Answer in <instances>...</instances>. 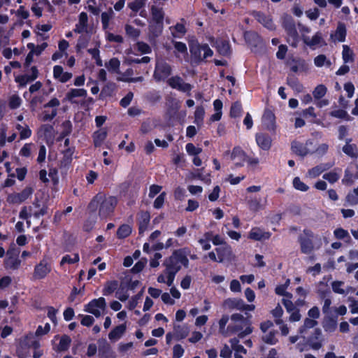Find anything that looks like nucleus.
I'll list each match as a JSON object with an SVG mask.
<instances>
[{"label": "nucleus", "mask_w": 358, "mask_h": 358, "mask_svg": "<svg viewBox=\"0 0 358 358\" xmlns=\"http://www.w3.org/2000/svg\"><path fill=\"white\" fill-rule=\"evenodd\" d=\"M117 203L115 197L98 193L88 204L87 210L90 213H94L99 208V215L103 219L113 213Z\"/></svg>", "instance_id": "obj_1"}, {"label": "nucleus", "mask_w": 358, "mask_h": 358, "mask_svg": "<svg viewBox=\"0 0 358 358\" xmlns=\"http://www.w3.org/2000/svg\"><path fill=\"white\" fill-rule=\"evenodd\" d=\"M189 48L192 61L196 64L206 58L212 57L213 54L208 44H200L197 40L193 38L189 41Z\"/></svg>", "instance_id": "obj_2"}, {"label": "nucleus", "mask_w": 358, "mask_h": 358, "mask_svg": "<svg viewBox=\"0 0 358 358\" xmlns=\"http://www.w3.org/2000/svg\"><path fill=\"white\" fill-rule=\"evenodd\" d=\"M188 264L189 260L182 250L175 251L173 255L164 262L166 271H173L176 273L180 271L181 264L185 267H187Z\"/></svg>", "instance_id": "obj_3"}, {"label": "nucleus", "mask_w": 358, "mask_h": 358, "mask_svg": "<svg viewBox=\"0 0 358 358\" xmlns=\"http://www.w3.org/2000/svg\"><path fill=\"white\" fill-rule=\"evenodd\" d=\"M282 27L289 37L292 38V45L296 47L298 42L299 34L296 29V24L292 16L285 15L282 17Z\"/></svg>", "instance_id": "obj_4"}, {"label": "nucleus", "mask_w": 358, "mask_h": 358, "mask_svg": "<svg viewBox=\"0 0 358 358\" xmlns=\"http://www.w3.org/2000/svg\"><path fill=\"white\" fill-rule=\"evenodd\" d=\"M313 232L310 229H304L303 234L299 236V242L301 246V250L304 254H310L314 249L313 238Z\"/></svg>", "instance_id": "obj_5"}, {"label": "nucleus", "mask_w": 358, "mask_h": 358, "mask_svg": "<svg viewBox=\"0 0 358 358\" xmlns=\"http://www.w3.org/2000/svg\"><path fill=\"white\" fill-rule=\"evenodd\" d=\"M250 317L251 315H250L247 317H244L239 313H234L231 315V321L234 322H241L244 326H245L244 331L238 334V338H243L245 336L252 332L253 328L251 327V321L250 320Z\"/></svg>", "instance_id": "obj_6"}, {"label": "nucleus", "mask_w": 358, "mask_h": 358, "mask_svg": "<svg viewBox=\"0 0 358 358\" xmlns=\"http://www.w3.org/2000/svg\"><path fill=\"white\" fill-rule=\"evenodd\" d=\"M171 73V66L164 60H158L156 63L154 72V78L157 81H160L166 78Z\"/></svg>", "instance_id": "obj_7"}, {"label": "nucleus", "mask_w": 358, "mask_h": 358, "mask_svg": "<svg viewBox=\"0 0 358 358\" xmlns=\"http://www.w3.org/2000/svg\"><path fill=\"white\" fill-rule=\"evenodd\" d=\"M106 307L105 299L100 297L98 299H93L85 307V310L93 314L98 317L101 315V310H104Z\"/></svg>", "instance_id": "obj_8"}, {"label": "nucleus", "mask_w": 358, "mask_h": 358, "mask_svg": "<svg viewBox=\"0 0 358 358\" xmlns=\"http://www.w3.org/2000/svg\"><path fill=\"white\" fill-rule=\"evenodd\" d=\"M168 84L171 87L182 92L189 93L192 89V86L190 84L185 83L182 78L178 76L169 78L168 80Z\"/></svg>", "instance_id": "obj_9"}, {"label": "nucleus", "mask_w": 358, "mask_h": 358, "mask_svg": "<svg viewBox=\"0 0 358 358\" xmlns=\"http://www.w3.org/2000/svg\"><path fill=\"white\" fill-rule=\"evenodd\" d=\"M262 122L266 129L275 133L276 129L275 117L274 113L271 110L266 109L264 110L262 117Z\"/></svg>", "instance_id": "obj_10"}, {"label": "nucleus", "mask_w": 358, "mask_h": 358, "mask_svg": "<svg viewBox=\"0 0 358 358\" xmlns=\"http://www.w3.org/2000/svg\"><path fill=\"white\" fill-rule=\"evenodd\" d=\"M31 194L32 189L26 187L20 193L9 194L7 201L10 203H20L27 199Z\"/></svg>", "instance_id": "obj_11"}, {"label": "nucleus", "mask_w": 358, "mask_h": 358, "mask_svg": "<svg viewBox=\"0 0 358 358\" xmlns=\"http://www.w3.org/2000/svg\"><path fill=\"white\" fill-rule=\"evenodd\" d=\"M290 70L294 73L307 71L308 70V64L304 59L298 58L292 59L287 62Z\"/></svg>", "instance_id": "obj_12"}, {"label": "nucleus", "mask_w": 358, "mask_h": 358, "mask_svg": "<svg viewBox=\"0 0 358 358\" xmlns=\"http://www.w3.org/2000/svg\"><path fill=\"white\" fill-rule=\"evenodd\" d=\"M258 146L264 150H268L272 145V139L269 135L264 133H257L255 136Z\"/></svg>", "instance_id": "obj_13"}, {"label": "nucleus", "mask_w": 358, "mask_h": 358, "mask_svg": "<svg viewBox=\"0 0 358 358\" xmlns=\"http://www.w3.org/2000/svg\"><path fill=\"white\" fill-rule=\"evenodd\" d=\"M86 96L87 91L85 89H71L66 94L65 99L72 103H78L77 98Z\"/></svg>", "instance_id": "obj_14"}, {"label": "nucleus", "mask_w": 358, "mask_h": 358, "mask_svg": "<svg viewBox=\"0 0 358 358\" xmlns=\"http://www.w3.org/2000/svg\"><path fill=\"white\" fill-rule=\"evenodd\" d=\"M322 327L327 332H334L337 328V316L324 317L322 322Z\"/></svg>", "instance_id": "obj_15"}, {"label": "nucleus", "mask_w": 358, "mask_h": 358, "mask_svg": "<svg viewBox=\"0 0 358 358\" xmlns=\"http://www.w3.org/2000/svg\"><path fill=\"white\" fill-rule=\"evenodd\" d=\"M50 271V268L48 264L41 262L35 267L34 277L38 279L43 278Z\"/></svg>", "instance_id": "obj_16"}, {"label": "nucleus", "mask_w": 358, "mask_h": 358, "mask_svg": "<svg viewBox=\"0 0 358 358\" xmlns=\"http://www.w3.org/2000/svg\"><path fill=\"white\" fill-rule=\"evenodd\" d=\"M87 21L88 17L87 15L85 12H82L79 15V22L78 24L76 25V28L74 29V31L76 33L81 34L83 31H87Z\"/></svg>", "instance_id": "obj_17"}, {"label": "nucleus", "mask_w": 358, "mask_h": 358, "mask_svg": "<svg viewBox=\"0 0 358 358\" xmlns=\"http://www.w3.org/2000/svg\"><path fill=\"white\" fill-rule=\"evenodd\" d=\"M218 254L219 262H222L224 259H229L232 255L231 248L227 245H222L216 248Z\"/></svg>", "instance_id": "obj_18"}, {"label": "nucleus", "mask_w": 358, "mask_h": 358, "mask_svg": "<svg viewBox=\"0 0 358 358\" xmlns=\"http://www.w3.org/2000/svg\"><path fill=\"white\" fill-rule=\"evenodd\" d=\"M150 220V213L148 211H143L140 214L138 221L139 234H143L147 229Z\"/></svg>", "instance_id": "obj_19"}, {"label": "nucleus", "mask_w": 358, "mask_h": 358, "mask_svg": "<svg viewBox=\"0 0 358 358\" xmlns=\"http://www.w3.org/2000/svg\"><path fill=\"white\" fill-rule=\"evenodd\" d=\"M253 15L256 20L266 28L269 29H273L274 28V25L271 19L266 16L264 13L260 12H255Z\"/></svg>", "instance_id": "obj_20"}, {"label": "nucleus", "mask_w": 358, "mask_h": 358, "mask_svg": "<svg viewBox=\"0 0 358 358\" xmlns=\"http://www.w3.org/2000/svg\"><path fill=\"white\" fill-rule=\"evenodd\" d=\"M245 41L252 46H257L261 42V38L257 33L255 31H245L244 33Z\"/></svg>", "instance_id": "obj_21"}, {"label": "nucleus", "mask_w": 358, "mask_h": 358, "mask_svg": "<svg viewBox=\"0 0 358 358\" xmlns=\"http://www.w3.org/2000/svg\"><path fill=\"white\" fill-rule=\"evenodd\" d=\"M291 149L294 153L302 157L306 156L308 153V148L301 143L296 141L292 143Z\"/></svg>", "instance_id": "obj_22"}, {"label": "nucleus", "mask_w": 358, "mask_h": 358, "mask_svg": "<svg viewBox=\"0 0 358 358\" xmlns=\"http://www.w3.org/2000/svg\"><path fill=\"white\" fill-rule=\"evenodd\" d=\"M224 306L229 309H237L242 310L243 300L241 299H227L224 301Z\"/></svg>", "instance_id": "obj_23"}, {"label": "nucleus", "mask_w": 358, "mask_h": 358, "mask_svg": "<svg viewBox=\"0 0 358 358\" xmlns=\"http://www.w3.org/2000/svg\"><path fill=\"white\" fill-rule=\"evenodd\" d=\"M151 14L152 20L155 23H163L164 18V12L162 8L152 6L151 8Z\"/></svg>", "instance_id": "obj_24"}, {"label": "nucleus", "mask_w": 358, "mask_h": 358, "mask_svg": "<svg viewBox=\"0 0 358 358\" xmlns=\"http://www.w3.org/2000/svg\"><path fill=\"white\" fill-rule=\"evenodd\" d=\"M126 324H122L114 328L108 334V338L111 341L119 339L125 332Z\"/></svg>", "instance_id": "obj_25"}, {"label": "nucleus", "mask_w": 358, "mask_h": 358, "mask_svg": "<svg viewBox=\"0 0 358 358\" xmlns=\"http://www.w3.org/2000/svg\"><path fill=\"white\" fill-rule=\"evenodd\" d=\"M249 238L255 241H261L269 238V234L262 231L259 228H253L248 236Z\"/></svg>", "instance_id": "obj_26"}, {"label": "nucleus", "mask_w": 358, "mask_h": 358, "mask_svg": "<svg viewBox=\"0 0 358 358\" xmlns=\"http://www.w3.org/2000/svg\"><path fill=\"white\" fill-rule=\"evenodd\" d=\"M331 167V165L329 164H320L319 166H315L313 169L308 171V176L311 178H315L321 174L324 171L329 169Z\"/></svg>", "instance_id": "obj_27"}, {"label": "nucleus", "mask_w": 358, "mask_h": 358, "mask_svg": "<svg viewBox=\"0 0 358 358\" xmlns=\"http://www.w3.org/2000/svg\"><path fill=\"white\" fill-rule=\"evenodd\" d=\"M350 141V140L347 141L346 145L343 148V151L351 157H357L358 152L357 145L355 144H349Z\"/></svg>", "instance_id": "obj_28"}, {"label": "nucleus", "mask_w": 358, "mask_h": 358, "mask_svg": "<svg viewBox=\"0 0 358 358\" xmlns=\"http://www.w3.org/2000/svg\"><path fill=\"white\" fill-rule=\"evenodd\" d=\"M107 136V132L104 130L96 131L94 134V144L96 147L100 146L105 141Z\"/></svg>", "instance_id": "obj_29"}, {"label": "nucleus", "mask_w": 358, "mask_h": 358, "mask_svg": "<svg viewBox=\"0 0 358 358\" xmlns=\"http://www.w3.org/2000/svg\"><path fill=\"white\" fill-rule=\"evenodd\" d=\"M174 331L178 339L185 338L189 333L188 328L186 326H181L180 324L174 325Z\"/></svg>", "instance_id": "obj_30"}, {"label": "nucleus", "mask_w": 358, "mask_h": 358, "mask_svg": "<svg viewBox=\"0 0 358 358\" xmlns=\"http://www.w3.org/2000/svg\"><path fill=\"white\" fill-rule=\"evenodd\" d=\"M303 41L304 43L310 47L319 45L322 41V34L317 32L311 39L309 37H304Z\"/></svg>", "instance_id": "obj_31"}, {"label": "nucleus", "mask_w": 358, "mask_h": 358, "mask_svg": "<svg viewBox=\"0 0 358 358\" xmlns=\"http://www.w3.org/2000/svg\"><path fill=\"white\" fill-rule=\"evenodd\" d=\"M217 51L222 55L227 56L230 54V45L227 41H220L217 43Z\"/></svg>", "instance_id": "obj_32"}, {"label": "nucleus", "mask_w": 358, "mask_h": 358, "mask_svg": "<svg viewBox=\"0 0 358 358\" xmlns=\"http://www.w3.org/2000/svg\"><path fill=\"white\" fill-rule=\"evenodd\" d=\"M73 154V149L67 148L66 150L64 151V156L62 159L60 161L61 166H68L72 160V155Z\"/></svg>", "instance_id": "obj_33"}, {"label": "nucleus", "mask_w": 358, "mask_h": 358, "mask_svg": "<svg viewBox=\"0 0 358 358\" xmlns=\"http://www.w3.org/2000/svg\"><path fill=\"white\" fill-rule=\"evenodd\" d=\"M120 61L118 60L117 58L115 57L110 59L108 62H106L105 64V66L108 69L109 71H113L117 73H120Z\"/></svg>", "instance_id": "obj_34"}, {"label": "nucleus", "mask_w": 358, "mask_h": 358, "mask_svg": "<svg viewBox=\"0 0 358 358\" xmlns=\"http://www.w3.org/2000/svg\"><path fill=\"white\" fill-rule=\"evenodd\" d=\"M71 340L69 336L64 335L61 337L59 345H57L58 351H66L69 349Z\"/></svg>", "instance_id": "obj_35"}, {"label": "nucleus", "mask_w": 358, "mask_h": 358, "mask_svg": "<svg viewBox=\"0 0 358 358\" xmlns=\"http://www.w3.org/2000/svg\"><path fill=\"white\" fill-rule=\"evenodd\" d=\"M131 233V228L128 224L121 225L117 231V236L119 238H124L130 235Z\"/></svg>", "instance_id": "obj_36"}, {"label": "nucleus", "mask_w": 358, "mask_h": 358, "mask_svg": "<svg viewBox=\"0 0 358 358\" xmlns=\"http://www.w3.org/2000/svg\"><path fill=\"white\" fill-rule=\"evenodd\" d=\"M317 324V322L313 319L306 318L303 324L299 328V332L303 334L308 329L313 328Z\"/></svg>", "instance_id": "obj_37"}, {"label": "nucleus", "mask_w": 358, "mask_h": 358, "mask_svg": "<svg viewBox=\"0 0 358 358\" xmlns=\"http://www.w3.org/2000/svg\"><path fill=\"white\" fill-rule=\"evenodd\" d=\"M5 265L7 268L15 270L20 265V260L18 257H8L5 261Z\"/></svg>", "instance_id": "obj_38"}, {"label": "nucleus", "mask_w": 358, "mask_h": 358, "mask_svg": "<svg viewBox=\"0 0 358 358\" xmlns=\"http://www.w3.org/2000/svg\"><path fill=\"white\" fill-rule=\"evenodd\" d=\"M334 36L339 41L342 42L345 41L346 36V29L344 24H338Z\"/></svg>", "instance_id": "obj_39"}, {"label": "nucleus", "mask_w": 358, "mask_h": 358, "mask_svg": "<svg viewBox=\"0 0 358 358\" xmlns=\"http://www.w3.org/2000/svg\"><path fill=\"white\" fill-rule=\"evenodd\" d=\"M287 84L298 92H302L303 88V85L295 78L288 77L287 79Z\"/></svg>", "instance_id": "obj_40"}, {"label": "nucleus", "mask_w": 358, "mask_h": 358, "mask_svg": "<svg viewBox=\"0 0 358 358\" xmlns=\"http://www.w3.org/2000/svg\"><path fill=\"white\" fill-rule=\"evenodd\" d=\"M117 286L118 282L116 280L107 282L103 290V295L107 296L112 294L117 288Z\"/></svg>", "instance_id": "obj_41"}, {"label": "nucleus", "mask_w": 358, "mask_h": 358, "mask_svg": "<svg viewBox=\"0 0 358 358\" xmlns=\"http://www.w3.org/2000/svg\"><path fill=\"white\" fill-rule=\"evenodd\" d=\"M353 52L352 50L346 45L343 46V59L345 63H348L349 62H353Z\"/></svg>", "instance_id": "obj_42"}, {"label": "nucleus", "mask_w": 358, "mask_h": 358, "mask_svg": "<svg viewBox=\"0 0 358 358\" xmlns=\"http://www.w3.org/2000/svg\"><path fill=\"white\" fill-rule=\"evenodd\" d=\"M99 354L102 356L108 355L110 352V346L105 339L99 341Z\"/></svg>", "instance_id": "obj_43"}, {"label": "nucleus", "mask_w": 358, "mask_h": 358, "mask_svg": "<svg viewBox=\"0 0 358 358\" xmlns=\"http://www.w3.org/2000/svg\"><path fill=\"white\" fill-rule=\"evenodd\" d=\"M230 343L232 349L236 352H241L243 354H246L247 350L244 348V347L239 344V340L237 338H234L230 340Z\"/></svg>", "instance_id": "obj_44"}, {"label": "nucleus", "mask_w": 358, "mask_h": 358, "mask_svg": "<svg viewBox=\"0 0 358 358\" xmlns=\"http://www.w3.org/2000/svg\"><path fill=\"white\" fill-rule=\"evenodd\" d=\"M276 331H271L268 334L262 336V341L270 345H274L278 342V339L275 338Z\"/></svg>", "instance_id": "obj_45"}, {"label": "nucleus", "mask_w": 358, "mask_h": 358, "mask_svg": "<svg viewBox=\"0 0 358 358\" xmlns=\"http://www.w3.org/2000/svg\"><path fill=\"white\" fill-rule=\"evenodd\" d=\"M314 64L317 67H322L324 64H326L327 66H330L331 65V62L327 59V57L324 55H320L317 56L314 59Z\"/></svg>", "instance_id": "obj_46"}, {"label": "nucleus", "mask_w": 358, "mask_h": 358, "mask_svg": "<svg viewBox=\"0 0 358 358\" xmlns=\"http://www.w3.org/2000/svg\"><path fill=\"white\" fill-rule=\"evenodd\" d=\"M327 87L323 85H317L313 92V97L315 99H320L323 97L327 92Z\"/></svg>", "instance_id": "obj_47"}, {"label": "nucleus", "mask_w": 358, "mask_h": 358, "mask_svg": "<svg viewBox=\"0 0 358 358\" xmlns=\"http://www.w3.org/2000/svg\"><path fill=\"white\" fill-rule=\"evenodd\" d=\"M62 131L60 134V138L69 136L72 131V124L69 120H66L62 124Z\"/></svg>", "instance_id": "obj_48"}, {"label": "nucleus", "mask_w": 358, "mask_h": 358, "mask_svg": "<svg viewBox=\"0 0 358 358\" xmlns=\"http://www.w3.org/2000/svg\"><path fill=\"white\" fill-rule=\"evenodd\" d=\"M244 327L245 328V326H244L241 322H235V324H231L227 327V331L232 334L238 333V334L240 332L244 331Z\"/></svg>", "instance_id": "obj_49"}, {"label": "nucleus", "mask_w": 358, "mask_h": 358, "mask_svg": "<svg viewBox=\"0 0 358 358\" xmlns=\"http://www.w3.org/2000/svg\"><path fill=\"white\" fill-rule=\"evenodd\" d=\"M231 157L232 159H235L236 157H239L242 162L245 161L247 159L246 155L239 147H236L233 149Z\"/></svg>", "instance_id": "obj_50"}, {"label": "nucleus", "mask_w": 358, "mask_h": 358, "mask_svg": "<svg viewBox=\"0 0 358 358\" xmlns=\"http://www.w3.org/2000/svg\"><path fill=\"white\" fill-rule=\"evenodd\" d=\"M242 110L241 104L236 101L231 107L230 115L232 117H237L241 115Z\"/></svg>", "instance_id": "obj_51"}, {"label": "nucleus", "mask_w": 358, "mask_h": 358, "mask_svg": "<svg viewBox=\"0 0 358 358\" xmlns=\"http://www.w3.org/2000/svg\"><path fill=\"white\" fill-rule=\"evenodd\" d=\"M146 0H135L129 3V7L134 12L138 11L145 5Z\"/></svg>", "instance_id": "obj_52"}, {"label": "nucleus", "mask_w": 358, "mask_h": 358, "mask_svg": "<svg viewBox=\"0 0 358 358\" xmlns=\"http://www.w3.org/2000/svg\"><path fill=\"white\" fill-rule=\"evenodd\" d=\"M113 12L111 8H110V10L108 12H103L101 14V22L103 24V28L104 29H107L108 27V23L110 21V19L112 17Z\"/></svg>", "instance_id": "obj_53"}, {"label": "nucleus", "mask_w": 358, "mask_h": 358, "mask_svg": "<svg viewBox=\"0 0 358 358\" xmlns=\"http://www.w3.org/2000/svg\"><path fill=\"white\" fill-rule=\"evenodd\" d=\"M293 185L295 189L306 192L308 189V186L303 183L299 177H296L293 180Z\"/></svg>", "instance_id": "obj_54"}, {"label": "nucleus", "mask_w": 358, "mask_h": 358, "mask_svg": "<svg viewBox=\"0 0 358 358\" xmlns=\"http://www.w3.org/2000/svg\"><path fill=\"white\" fill-rule=\"evenodd\" d=\"M229 320V316L227 315H222V318L219 321V327H220V332L224 335L225 336H228L227 330H225V326Z\"/></svg>", "instance_id": "obj_55"}, {"label": "nucleus", "mask_w": 358, "mask_h": 358, "mask_svg": "<svg viewBox=\"0 0 358 358\" xmlns=\"http://www.w3.org/2000/svg\"><path fill=\"white\" fill-rule=\"evenodd\" d=\"M34 81L33 80H31V78L29 77V75H22L18 76L15 78V82L19 83V85L20 87L25 86L28 83H31Z\"/></svg>", "instance_id": "obj_56"}, {"label": "nucleus", "mask_w": 358, "mask_h": 358, "mask_svg": "<svg viewBox=\"0 0 358 358\" xmlns=\"http://www.w3.org/2000/svg\"><path fill=\"white\" fill-rule=\"evenodd\" d=\"M147 264V259L145 258H142L140 261H138L131 268V272L134 273H138L141 272L145 266Z\"/></svg>", "instance_id": "obj_57"}, {"label": "nucleus", "mask_w": 358, "mask_h": 358, "mask_svg": "<svg viewBox=\"0 0 358 358\" xmlns=\"http://www.w3.org/2000/svg\"><path fill=\"white\" fill-rule=\"evenodd\" d=\"M21 104V99L18 95L14 94L13 95L9 100V107L11 109H15L18 108Z\"/></svg>", "instance_id": "obj_58"}, {"label": "nucleus", "mask_w": 358, "mask_h": 358, "mask_svg": "<svg viewBox=\"0 0 358 358\" xmlns=\"http://www.w3.org/2000/svg\"><path fill=\"white\" fill-rule=\"evenodd\" d=\"M143 294V289H141L135 296H134L129 302L128 308L129 310L134 309L138 303V300L140 299Z\"/></svg>", "instance_id": "obj_59"}, {"label": "nucleus", "mask_w": 358, "mask_h": 358, "mask_svg": "<svg viewBox=\"0 0 358 358\" xmlns=\"http://www.w3.org/2000/svg\"><path fill=\"white\" fill-rule=\"evenodd\" d=\"M186 150L189 155L196 156L201 152L202 149L196 148L192 143H189L186 145Z\"/></svg>", "instance_id": "obj_60"}, {"label": "nucleus", "mask_w": 358, "mask_h": 358, "mask_svg": "<svg viewBox=\"0 0 358 358\" xmlns=\"http://www.w3.org/2000/svg\"><path fill=\"white\" fill-rule=\"evenodd\" d=\"M163 29V23H155L150 26V30L154 36H158L161 34Z\"/></svg>", "instance_id": "obj_61"}, {"label": "nucleus", "mask_w": 358, "mask_h": 358, "mask_svg": "<svg viewBox=\"0 0 358 358\" xmlns=\"http://www.w3.org/2000/svg\"><path fill=\"white\" fill-rule=\"evenodd\" d=\"M125 31L127 34L132 38H137L140 34V31L138 29H136L129 24L125 26Z\"/></svg>", "instance_id": "obj_62"}, {"label": "nucleus", "mask_w": 358, "mask_h": 358, "mask_svg": "<svg viewBox=\"0 0 358 358\" xmlns=\"http://www.w3.org/2000/svg\"><path fill=\"white\" fill-rule=\"evenodd\" d=\"M32 206H24L20 212L19 217L21 219L27 220L31 216Z\"/></svg>", "instance_id": "obj_63"}, {"label": "nucleus", "mask_w": 358, "mask_h": 358, "mask_svg": "<svg viewBox=\"0 0 358 358\" xmlns=\"http://www.w3.org/2000/svg\"><path fill=\"white\" fill-rule=\"evenodd\" d=\"M323 178L331 183H334L339 179V175L336 172H329L323 175Z\"/></svg>", "instance_id": "obj_64"}]
</instances>
